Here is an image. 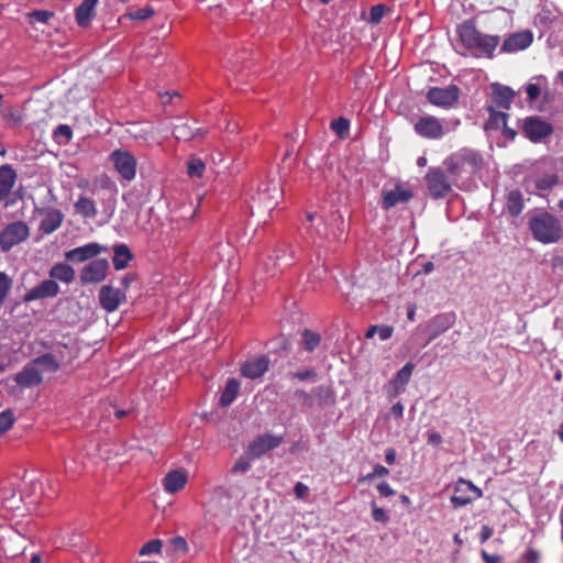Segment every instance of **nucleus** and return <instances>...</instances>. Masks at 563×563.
<instances>
[{
	"label": "nucleus",
	"mask_w": 563,
	"mask_h": 563,
	"mask_svg": "<svg viewBox=\"0 0 563 563\" xmlns=\"http://www.w3.org/2000/svg\"><path fill=\"white\" fill-rule=\"evenodd\" d=\"M307 228L313 243L321 244L325 241L340 240L344 233V219L338 211L330 212L325 217L307 212Z\"/></svg>",
	"instance_id": "1"
},
{
	"label": "nucleus",
	"mask_w": 563,
	"mask_h": 563,
	"mask_svg": "<svg viewBox=\"0 0 563 563\" xmlns=\"http://www.w3.org/2000/svg\"><path fill=\"white\" fill-rule=\"evenodd\" d=\"M456 33L461 43L465 48L473 51L478 56L492 58L495 49L499 45L500 37L498 35H490L479 32L473 21H464L461 23Z\"/></svg>",
	"instance_id": "2"
},
{
	"label": "nucleus",
	"mask_w": 563,
	"mask_h": 563,
	"mask_svg": "<svg viewBox=\"0 0 563 563\" xmlns=\"http://www.w3.org/2000/svg\"><path fill=\"white\" fill-rule=\"evenodd\" d=\"M529 229L536 240L545 244L560 240L563 232L558 219L548 212L533 216L529 221Z\"/></svg>",
	"instance_id": "3"
},
{
	"label": "nucleus",
	"mask_w": 563,
	"mask_h": 563,
	"mask_svg": "<svg viewBox=\"0 0 563 563\" xmlns=\"http://www.w3.org/2000/svg\"><path fill=\"white\" fill-rule=\"evenodd\" d=\"M444 164L450 176L456 180L463 175H470L479 169L482 157L473 150L463 148L450 156Z\"/></svg>",
	"instance_id": "4"
},
{
	"label": "nucleus",
	"mask_w": 563,
	"mask_h": 563,
	"mask_svg": "<svg viewBox=\"0 0 563 563\" xmlns=\"http://www.w3.org/2000/svg\"><path fill=\"white\" fill-rule=\"evenodd\" d=\"M460 124V120H439L433 115L420 117L413 124L415 132L424 139L438 140L444 134L454 131Z\"/></svg>",
	"instance_id": "5"
},
{
	"label": "nucleus",
	"mask_w": 563,
	"mask_h": 563,
	"mask_svg": "<svg viewBox=\"0 0 563 563\" xmlns=\"http://www.w3.org/2000/svg\"><path fill=\"white\" fill-rule=\"evenodd\" d=\"M283 192L279 184L275 180L262 184L253 197L252 211L264 209L272 211L282 199Z\"/></svg>",
	"instance_id": "6"
},
{
	"label": "nucleus",
	"mask_w": 563,
	"mask_h": 563,
	"mask_svg": "<svg viewBox=\"0 0 563 563\" xmlns=\"http://www.w3.org/2000/svg\"><path fill=\"white\" fill-rule=\"evenodd\" d=\"M428 195L441 199L452 191L454 178L450 179L441 168L432 167L424 176Z\"/></svg>",
	"instance_id": "7"
},
{
	"label": "nucleus",
	"mask_w": 563,
	"mask_h": 563,
	"mask_svg": "<svg viewBox=\"0 0 563 563\" xmlns=\"http://www.w3.org/2000/svg\"><path fill=\"white\" fill-rule=\"evenodd\" d=\"M30 235V228L23 221L9 223L0 232V249L3 252L10 251L13 246L24 242Z\"/></svg>",
	"instance_id": "8"
},
{
	"label": "nucleus",
	"mask_w": 563,
	"mask_h": 563,
	"mask_svg": "<svg viewBox=\"0 0 563 563\" xmlns=\"http://www.w3.org/2000/svg\"><path fill=\"white\" fill-rule=\"evenodd\" d=\"M482 490L472 482L460 478L454 486V494L451 496V504L454 508L464 507L473 500L481 498Z\"/></svg>",
	"instance_id": "9"
},
{
	"label": "nucleus",
	"mask_w": 563,
	"mask_h": 563,
	"mask_svg": "<svg viewBox=\"0 0 563 563\" xmlns=\"http://www.w3.org/2000/svg\"><path fill=\"white\" fill-rule=\"evenodd\" d=\"M110 161L123 179L131 181L135 178L136 159L130 152L115 150L110 154Z\"/></svg>",
	"instance_id": "10"
},
{
	"label": "nucleus",
	"mask_w": 563,
	"mask_h": 563,
	"mask_svg": "<svg viewBox=\"0 0 563 563\" xmlns=\"http://www.w3.org/2000/svg\"><path fill=\"white\" fill-rule=\"evenodd\" d=\"M522 132L531 142L539 143L552 134L553 128L538 117H528L523 120Z\"/></svg>",
	"instance_id": "11"
},
{
	"label": "nucleus",
	"mask_w": 563,
	"mask_h": 563,
	"mask_svg": "<svg viewBox=\"0 0 563 563\" xmlns=\"http://www.w3.org/2000/svg\"><path fill=\"white\" fill-rule=\"evenodd\" d=\"M415 371V364L408 362L405 364L394 377L386 384L385 391L389 399H394L406 391V387L410 382L412 373Z\"/></svg>",
	"instance_id": "12"
},
{
	"label": "nucleus",
	"mask_w": 563,
	"mask_h": 563,
	"mask_svg": "<svg viewBox=\"0 0 563 563\" xmlns=\"http://www.w3.org/2000/svg\"><path fill=\"white\" fill-rule=\"evenodd\" d=\"M459 95L460 90L454 85L442 88L433 87L428 90L427 99L437 107L450 108L457 102Z\"/></svg>",
	"instance_id": "13"
},
{
	"label": "nucleus",
	"mask_w": 563,
	"mask_h": 563,
	"mask_svg": "<svg viewBox=\"0 0 563 563\" xmlns=\"http://www.w3.org/2000/svg\"><path fill=\"white\" fill-rule=\"evenodd\" d=\"M283 440L284 438L282 435L271 433L258 435L249 444L246 453L251 459L260 457L266 452L279 446Z\"/></svg>",
	"instance_id": "14"
},
{
	"label": "nucleus",
	"mask_w": 563,
	"mask_h": 563,
	"mask_svg": "<svg viewBox=\"0 0 563 563\" xmlns=\"http://www.w3.org/2000/svg\"><path fill=\"white\" fill-rule=\"evenodd\" d=\"M60 291L59 285L53 279H45L38 285L30 288L23 295L24 302H32L46 298L56 297Z\"/></svg>",
	"instance_id": "15"
},
{
	"label": "nucleus",
	"mask_w": 563,
	"mask_h": 563,
	"mask_svg": "<svg viewBox=\"0 0 563 563\" xmlns=\"http://www.w3.org/2000/svg\"><path fill=\"white\" fill-rule=\"evenodd\" d=\"M109 263L104 258H98L89 262L80 273L82 284H97L104 280Z\"/></svg>",
	"instance_id": "16"
},
{
	"label": "nucleus",
	"mask_w": 563,
	"mask_h": 563,
	"mask_svg": "<svg viewBox=\"0 0 563 563\" xmlns=\"http://www.w3.org/2000/svg\"><path fill=\"white\" fill-rule=\"evenodd\" d=\"M533 41V34L529 30L519 31L507 36L500 47L501 53H517L528 48Z\"/></svg>",
	"instance_id": "17"
},
{
	"label": "nucleus",
	"mask_w": 563,
	"mask_h": 563,
	"mask_svg": "<svg viewBox=\"0 0 563 563\" xmlns=\"http://www.w3.org/2000/svg\"><path fill=\"white\" fill-rule=\"evenodd\" d=\"M124 300L125 294L120 289L113 288L112 286H102L99 291L100 306L107 312L115 311Z\"/></svg>",
	"instance_id": "18"
},
{
	"label": "nucleus",
	"mask_w": 563,
	"mask_h": 563,
	"mask_svg": "<svg viewBox=\"0 0 563 563\" xmlns=\"http://www.w3.org/2000/svg\"><path fill=\"white\" fill-rule=\"evenodd\" d=\"M107 249L98 243H88L82 246L75 247L65 253V258L73 263H81L90 260Z\"/></svg>",
	"instance_id": "19"
},
{
	"label": "nucleus",
	"mask_w": 563,
	"mask_h": 563,
	"mask_svg": "<svg viewBox=\"0 0 563 563\" xmlns=\"http://www.w3.org/2000/svg\"><path fill=\"white\" fill-rule=\"evenodd\" d=\"M43 380L41 369L32 362L27 363L22 371L16 373L14 382L23 388L40 385Z\"/></svg>",
	"instance_id": "20"
},
{
	"label": "nucleus",
	"mask_w": 563,
	"mask_h": 563,
	"mask_svg": "<svg viewBox=\"0 0 563 563\" xmlns=\"http://www.w3.org/2000/svg\"><path fill=\"white\" fill-rule=\"evenodd\" d=\"M43 218L38 230L42 234L48 235L58 230L63 223L64 214L58 209H44L41 211Z\"/></svg>",
	"instance_id": "21"
},
{
	"label": "nucleus",
	"mask_w": 563,
	"mask_h": 563,
	"mask_svg": "<svg viewBox=\"0 0 563 563\" xmlns=\"http://www.w3.org/2000/svg\"><path fill=\"white\" fill-rule=\"evenodd\" d=\"M269 366V360L265 355H261L246 361L241 366V374L250 379H256L263 376Z\"/></svg>",
	"instance_id": "22"
},
{
	"label": "nucleus",
	"mask_w": 563,
	"mask_h": 563,
	"mask_svg": "<svg viewBox=\"0 0 563 563\" xmlns=\"http://www.w3.org/2000/svg\"><path fill=\"white\" fill-rule=\"evenodd\" d=\"M188 482V475L185 471H169L163 478V487L168 494L180 492Z\"/></svg>",
	"instance_id": "23"
},
{
	"label": "nucleus",
	"mask_w": 563,
	"mask_h": 563,
	"mask_svg": "<svg viewBox=\"0 0 563 563\" xmlns=\"http://www.w3.org/2000/svg\"><path fill=\"white\" fill-rule=\"evenodd\" d=\"M412 198V191L402 186H396L393 190L386 191L383 196V208L390 209L398 203H404Z\"/></svg>",
	"instance_id": "24"
},
{
	"label": "nucleus",
	"mask_w": 563,
	"mask_h": 563,
	"mask_svg": "<svg viewBox=\"0 0 563 563\" xmlns=\"http://www.w3.org/2000/svg\"><path fill=\"white\" fill-rule=\"evenodd\" d=\"M16 180V173L10 165L0 166V201L11 192Z\"/></svg>",
	"instance_id": "25"
},
{
	"label": "nucleus",
	"mask_w": 563,
	"mask_h": 563,
	"mask_svg": "<svg viewBox=\"0 0 563 563\" xmlns=\"http://www.w3.org/2000/svg\"><path fill=\"white\" fill-rule=\"evenodd\" d=\"M74 209L77 214L85 219H93L98 214L96 201L86 195H79L74 203Z\"/></svg>",
	"instance_id": "26"
},
{
	"label": "nucleus",
	"mask_w": 563,
	"mask_h": 563,
	"mask_svg": "<svg viewBox=\"0 0 563 563\" xmlns=\"http://www.w3.org/2000/svg\"><path fill=\"white\" fill-rule=\"evenodd\" d=\"M98 0H84L76 9V21L78 25L86 27L95 16V9Z\"/></svg>",
	"instance_id": "27"
},
{
	"label": "nucleus",
	"mask_w": 563,
	"mask_h": 563,
	"mask_svg": "<svg viewBox=\"0 0 563 563\" xmlns=\"http://www.w3.org/2000/svg\"><path fill=\"white\" fill-rule=\"evenodd\" d=\"M559 177L555 173H545L529 177L527 179L528 186L533 185L538 191H545L551 189L558 184Z\"/></svg>",
	"instance_id": "28"
},
{
	"label": "nucleus",
	"mask_w": 563,
	"mask_h": 563,
	"mask_svg": "<svg viewBox=\"0 0 563 563\" xmlns=\"http://www.w3.org/2000/svg\"><path fill=\"white\" fill-rule=\"evenodd\" d=\"M49 279L69 284L75 279V271L68 264L57 263L49 269Z\"/></svg>",
	"instance_id": "29"
},
{
	"label": "nucleus",
	"mask_w": 563,
	"mask_h": 563,
	"mask_svg": "<svg viewBox=\"0 0 563 563\" xmlns=\"http://www.w3.org/2000/svg\"><path fill=\"white\" fill-rule=\"evenodd\" d=\"M291 264V255L288 254L285 247L276 249L268 257V265L271 266L268 271L274 274L276 269H283Z\"/></svg>",
	"instance_id": "30"
},
{
	"label": "nucleus",
	"mask_w": 563,
	"mask_h": 563,
	"mask_svg": "<svg viewBox=\"0 0 563 563\" xmlns=\"http://www.w3.org/2000/svg\"><path fill=\"white\" fill-rule=\"evenodd\" d=\"M454 322V317L452 314H440L432 319L431 322V335L428 340V342H431L437 336H439L441 333L445 332L448 329L452 327Z\"/></svg>",
	"instance_id": "31"
},
{
	"label": "nucleus",
	"mask_w": 563,
	"mask_h": 563,
	"mask_svg": "<svg viewBox=\"0 0 563 563\" xmlns=\"http://www.w3.org/2000/svg\"><path fill=\"white\" fill-rule=\"evenodd\" d=\"M240 391V382L236 378H230L221 394L220 404L223 407L230 406L238 397Z\"/></svg>",
	"instance_id": "32"
},
{
	"label": "nucleus",
	"mask_w": 563,
	"mask_h": 563,
	"mask_svg": "<svg viewBox=\"0 0 563 563\" xmlns=\"http://www.w3.org/2000/svg\"><path fill=\"white\" fill-rule=\"evenodd\" d=\"M199 129L192 128L188 121H179L173 128V134L178 141H190L198 134Z\"/></svg>",
	"instance_id": "33"
},
{
	"label": "nucleus",
	"mask_w": 563,
	"mask_h": 563,
	"mask_svg": "<svg viewBox=\"0 0 563 563\" xmlns=\"http://www.w3.org/2000/svg\"><path fill=\"white\" fill-rule=\"evenodd\" d=\"M113 266L117 271L124 269L132 260V253L125 244L114 246Z\"/></svg>",
	"instance_id": "34"
},
{
	"label": "nucleus",
	"mask_w": 563,
	"mask_h": 563,
	"mask_svg": "<svg viewBox=\"0 0 563 563\" xmlns=\"http://www.w3.org/2000/svg\"><path fill=\"white\" fill-rule=\"evenodd\" d=\"M507 209L514 217L520 214L523 209V198L519 190H511L507 196Z\"/></svg>",
	"instance_id": "35"
},
{
	"label": "nucleus",
	"mask_w": 563,
	"mask_h": 563,
	"mask_svg": "<svg viewBox=\"0 0 563 563\" xmlns=\"http://www.w3.org/2000/svg\"><path fill=\"white\" fill-rule=\"evenodd\" d=\"M514 91L509 87L496 86L494 87L495 102L503 108H509L514 99Z\"/></svg>",
	"instance_id": "36"
},
{
	"label": "nucleus",
	"mask_w": 563,
	"mask_h": 563,
	"mask_svg": "<svg viewBox=\"0 0 563 563\" xmlns=\"http://www.w3.org/2000/svg\"><path fill=\"white\" fill-rule=\"evenodd\" d=\"M33 363L41 369L42 375L44 372L54 373L59 368V363L52 354L38 356L33 360Z\"/></svg>",
	"instance_id": "37"
},
{
	"label": "nucleus",
	"mask_w": 563,
	"mask_h": 563,
	"mask_svg": "<svg viewBox=\"0 0 563 563\" xmlns=\"http://www.w3.org/2000/svg\"><path fill=\"white\" fill-rule=\"evenodd\" d=\"M205 169L206 165L200 158L191 157L187 163V174L190 178L202 177Z\"/></svg>",
	"instance_id": "38"
},
{
	"label": "nucleus",
	"mask_w": 563,
	"mask_h": 563,
	"mask_svg": "<svg viewBox=\"0 0 563 563\" xmlns=\"http://www.w3.org/2000/svg\"><path fill=\"white\" fill-rule=\"evenodd\" d=\"M508 114L505 112L493 111L490 112L487 125L492 129L503 130L506 129Z\"/></svg>",
	"instance_id": "39"
},
{
	"label": "nucleus",
	"mask_w": 563,
	"mask_h": 563,
	"mask_svg": "<svg viewBox=\"0 0 563 563\" xmlns=\"http://www.w3.org/2000/svg\"><path fill=\"white\" fill-rule=\"evenodd\" d=\"M54 16L53 11L48 10H34L26 14L30 23H47Z\"/></svg>",
	"instance_id": "40"
},
{
	"label": "nucleus",
	"mask_w": 563,
	"mask_h": 563,
	"mask_svg": "<svg viewBox=\"0 0 563 563\" xmlns=\"http://www.w3.org/2000/svg\"><path fill=\"white\" fill-rule=\"evenodd\" d=\"M15 422V416L8 409L0 413V437L8 432Z\"/></svg>",
	"instance_id": "41"
},
{
	"label": "nucleus",
	"mask_w": 563,
	"mask_h": 563,
	"mask_svg": "<svg viewBox=\"0 0 563 563\" xmlns=\"http://www.w3.org/2000/svg\"><path fill=\"white\" fill-rule=\"evenodd\" d=\"M73 131L69 125L60 124L54 131V139L59 144H66L70 141Z\"/></svg>",
	"instance_id": "42"
},
{
	"label": "nucleus",
	"mask_w": 563,
	"mask_h": 563,
	"mask_svg": "<svg viewBox=\"0 0 563 563\" xmlns=\"http://www.w3.org/2000/svg\"><path fill=\"white\" fill-rule=\"evenodd\" d=\"M320 342V335L310 330H305L302 332V344L305 350L312 351L314 350Z\"/></svg>",
	"instance_id": "43"
},
{
	"label": "nucleus",
	"mask_w": 563,
	"mask_h": 563,
	"mask_svg": "<svg viewBox=\"0 0 563 563\" xmlns=\"http://www.w3.org/2000/svg\"><path fill=\"white\" fill-rule=\"evenodd\" d=\"M163 547V542L159 539H154L148 542H146L141 549H140V555H151V554H157L161 552Z\"/></svg>",
	"instance_id": "44"
},
{
	"label": "nucleus",
	"mask_w": 563,
	"mask_h": 563,
	"mask_svg": "<svg viewBox=\"0 0 563 563\" xmlns=\"http://www.w3.org/2000/svg\"><path fill=\"white\" fill-rule=\"evenodd\" d=\"M331 129L339 135L344 136L350 129V121L345 118H339L331 122Z\"/></svg>",
	"instance_id": "45"
},
{
	"label": "nucleus",
	"mask_w": 563,
	"mask_h": 563,
	"mask_svg": "<svg viewBox=\"0 0 563 563\" xmlns=\"http://www.w3.org/2000/svg\"><path fill=\"white\" fill-rule=\"evenodd\" d=\"M154 15V10L151 7H144L128 13L131 20L143 21Z\"/></svg>",
	"instance_id": "46"
},
{
	"label": "nucleus",
	"mask_w": 563,
	"mask_h": 563,
	"mask_svg": "<svg viewBox=\"0 0 563 563\" xmlns=\"http://www.w3.org/2000/svg\"><path fill=\"white\" fill-rule=\"evenodd\" d=\"M389 474V471L388 468H386L385 466L380 465V464H376L373 468V471L368 474H366L362 481H367V482H371L373 481L374 478L376 477H385Z\"/></svg>",
	"instance_id": "47"
},
{
	"label": "nucleus",
	"mask_w": 563,
	"mask_h": 563,
	"mask_svg": "<svg viewBox=\"0 0 563 563\" xmlns=\"http://www.w3.org/2000/svg\"><path fill=\"white\" fill-rule=\"evenodd\" d=\"M170 545L173 548V551L179 552V553H187L189 551V547L185 538L183 537H175L170 539Z\"/></svg>",
	"instance_id": "48"
},
{
	"label": "nucleus",
	"mask_w": 563,
	"mask_h": 563,
	"mask_svg": "<svg viewBox=\"0 0 563 563\" xmlns=\"http://www.w3.org/2000/svg\"><path fill=\"white\" fill-rule=\"evenodd\" d=\"M385 10H386V8L383 4L374 5L369 12V22L373 24L379 23L382 18L385 14Z\"/></svg>",
	"instance_id": "49"
},
{
	"label": "nucleus",
	"mask_w": 563,
	"mask_h": 563,
	"mask_svg": "<svg viewBox=\"0 0 563 563\" xmlns=\"http://www.w3.org/2000/svg\"><path fill=\"white\" fill-rule=\"evenodd\" d=\"M372 516L373 519L377 522H387L388 521V515L383 508H379L375 501H372Z\"/></svg>",
	"instance_id": "50"
},
{
	"label": "nucleus",
	"mask_w": 563,
	"mask_h": 563,
	"mask_svg": "<svg viewBox=\"0 0 563 563\" xmlns=\"http://www.w3.org/2000/svg\"><path fill=\"white\" fill-rule=\"evenodd\" d=\"M526 92H527V96H528V99L530 101H534L537 100L540 95H541V88H540V85L539 84H528L527 88H526Z\"/></svg>",
	"instance_id": "51"
},
{
	"label": "nucleus",
	"mask_w": 563,
	"mask_h": 563,
	"mask_svg": "<svg viewBox=\"0 0 563 563\" xmlns=\"http://www.w3.org/2000/svg\"><path fill=\"white\" fill-rule=\"evenodd\" d=\"M377 490L383 497H390L396 494V492L391 488V486L387 482H382L377 485Z\"/></svg>",
	"instance_id": "52"
},
{
	"label": "nucleus",
	"mask_w": 563,
	"mask_h": 563,
	"mask_svg": "<svg viewBox=\"0 0 563 563\" xmlns=\"http://www.w3.org/2000/svg\"><path fill=\"white\" fill-rule=\"evenodd\" d=\"M250 467H251L250 462L242 457V459L236 461V463L232 467V472H234V473H245V472H247L250 470Z\"/></svg>",
	"instance_id": "53"
},
{
	"label": "nucleus",
	"mask_w": 563,
	"mask_h": 563,
	"mask_svg": "<svg viewBox=\"0 0 563 563\" xmlns=\"http://www.w3.org/2000/svg\"><path fill=\"white\" fill-rule=\"evenodd\" d=\"M394 332L393 327L390 325H378V336L382 341H386L391 338Z\"/></svg>",
	"instance_id": "54"
},
{
	"label": "nucleus",
	"mask_w": 563,
	"mask_h": 563,
	"mask_svg": "<svg viewBox=\"0 0 563 563\" xmlns=\"http://www.w3.org/2000/svg\"><path fill=\"white\" fill-rule=\"evenodd\" d=\"M443 439L439 432L431 431L428 433V444L432 446H439L442 443Z\"/></svg>",
	"instance_id": "55"
},
{
	"label": "nucleus",
	"mask_w": 563,
	"mask_h": 563,
	"mask_svg": "<svg viewBox=\"0 0 563 563\" xmlns=\"http://www.w3.org/2000/svg\"><path fill=\"white\" fill-rule=\"evenodd\" d=\"M308 486L302 483H297L294 487V493L297 498H303L308 494Z\"/></svg>",
	"instance_id": "56"
},
{
	"label": "nucleus",
	"mask_w": 563,
	"mask_h": 563,
	"mask_svg": "<svg viewBox=\"0 0 563 563\" xmlns=\"http://www.w3.org/2000/svg\"><path fill=\"white\" fill-rule=\"evenodd\" d=\"M390 412H391V415H393L395 418H397V419L402 418V415H404V405H402L400 401H398V402L394 404V405L391 406Z\"/></svg>",
	"instance_id": "57"
},
{
	"label": "nucleus",
	"mask_w": 563,
	"mask_h": 563,
	"mask_svg": "<svg viewBox=\"0 0 563 563\" xmlns=\"http://www.w3.org/2000/svg\"><path fill=\"white\" fill-rule=\"evenodd\" d=\"M494 533L493 528L488 526H483L481 529V542H486Z\"/></svg>",
	"instance_id": "58"
},
{
	"label": "nucleus",
	"mask_w": 563,
	"mask_h": 563,
	"mask_svg": "<svg viewBox=\"0 0 563 563\" xmlns=\"http://www.w3.org/2000/svg\"><path fill=\"white\" fill-rule=\"evenodd\" d=\"M481 554H482V558L485 563H499L500 562L499 555L488 554L485 550H483Z\"/></svg>",
	"instance_id": "59"
},
{
	"label": "nucleus",
	"mask_w": 563,
	"mask_h": 563,
	"mask_svg": "<svg viewBox=\"0 0 563 563\" xmlns=\"http://www.w3.org/2000/svg\"><path fill=\"white\" fill-rule=\"evenodd\" d=\"M294 376L300 380H307L314 376V372L310 371V369L301 371V372L295 373Z\"/></svg>",
	"instance_id": "60"
},
{
	"label": "nucleus",
	"mask_w": 563,
	"mask_h": 563,
	"mask_svg": "<svg viewBox=\"0 0 563 563\" xmlns=\"http://www.w3.org/2000/svg\"><path fill=\"white\" fill-rule=\"evenodd\" d=\"M385 461L388 465H393L396 461V452L394 449L389 448L385 452Z\"/></svg>",
	"instance_id": "61"
},
{
	"label": "nucleus",
	"mask_w": 563,
	"mask_h": 563,
	"mask_svg": "<svg viewBox=\"0 0 563 563\" xmlns=\"http://www.w3.org/2000/svg\"><path fill=\"white\" fill-rule=\"evenodd\" d=\"M526 556H527V561H528L529 563H537V562H538V560H539V555H538V553H537L536 551H533V550H529V551L527 552Z\"/></svg>",
	"instance_id": "62"
},
{
	"label": "nucleus",
	"mask_w": 563,
	"mask_h": 563,
	"mask_svg": "<svg viewBox=\"0 0 563 563\" xmlns=\"http://www.w3.org/2000/svg\"><path fill=\"white\" fill-rule=\"evenodd\" d=\"M378 332V325H371L366 333H365V336L367 339H372L376 333Z\"/></svg>",
	"instance_id": "63"
},
{
	"label": "nucleus",
	"mask_w": 563,
	"mask_h": 563,
	"mask_svg": "<svg viewBox=\"0 0 563 563\" xmlns=\"http://www.w3.org/2000/svg\"><path fill=\"white\" fill-rule=\"evenodd\" d=\"M503 132H504V134H505L507 137H509L510 140H514V139H515V136H516V131H515V130H512V129H510V128H508L507 125H506V129H503Z\"/></svg>",
	"instance_id": "64"
}]
</instances>
